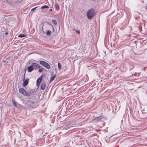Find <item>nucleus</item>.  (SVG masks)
<instances>
[{
    "label": "nucleus",
    "instance_id": "obj_1",
    "mask_svg": "<svg viewBox=\"0 0 147 147\" xmlns=\"http://www.w3.org/2000/svg\"><path fill=\"white\" fill-rule=\"evenodd\" d=\"M95 11L94 9L91 8L88 10L86 15L88 18L91 20L95 14Z\"/></svg>",
    "mask_w": 147,
    "mask_h": 147
},
{
    "label": "nucleus",
    "instance_id": "obj_2",
    "mask_svg": "<svg viewBox=\"0 0 147 147\" xmlns=\"http://www.w3.org/2000/svg\"><path fill=\"white\" fill-rule=\"evenodd\" d=\"M40 63L48 69H49L51 68L50 65L48 63L44 61H40Z\"/></svg>",
    "mask_w": 147,
    "mask_h": 147
},
{
    "label": "nucleus",
    "instance_id": "obj_3",
    "mask_svg": "<svg viewBox=\"0 0 147 147\" xmlns=\"http://www.w3.org/2000/svg\"><path fill=\"white\" fill-rule=\"evenodd\" d=\"M26 72H25L23 76V78L22 79V80L23 81V87H25L28 84L29 79L28 78H26V79L25 80V74Z\"/></svg>",
    "mask_w": 147,
    "mask_h": 147
},
{
    "label": "nucleus",
    "instance_id": "obj_4",
    "mask_svg": "<svg viewBox=\"0 0 147 147\" xmlns=\"http://www.w3.org/2000/svg\"><path fill=\"white\" fill-rule=\"evenodd\" d=\"M19 92L22 94L24 96H26L27 97V96H29V94L26 90L23 88H20L19 89Z\"/></svg>",
    "mask_w": 147,
    "mask_h": 147
},
{
    "label": "nucleus",
    "instance_id": "obj_5",
    "mask_svg": "<svg viewBox=\"0 0 147 147\" xmlns=\"http://www.w3.org/2000/svg\"><path fill=\"white\" fill-rule=\"evenodd\" d=\"M29 94V96H27V98L30 99L32 96V95H34L35 93V90L34 89H31L29 92H27Z\"/></svg>",
    "mask_w": 147,
    "mask_h": 147
},
{
    "label": "nucleus",
    "instance_id": "obj_6",
    "mask_svg": "<svg viewBox=\"0 0 147 147\" xmlns=\"http://www.w3.org/2000/svg\"><path fill=\"white\" fill-rule=\"evenodd\" d=\"M71 121H70L68 122L67 123H66L63 126V127L65 129H67L73 126L71 124Z\"/></svg>",
    "mask_w": 147,
    "mask_h": 147
},
{
    "label": "nucleus",
    "instance_id": "obj_7",
    "mask_svg": "<svg viewBox=\"0 0 147 147\" xmlns=\"http://www.w3.org/2000/svg\"><path fill=\"white\" fill-rule=\"evenodd\" d=\"M103 117L102 115H100L98 117H95L93 120L95 122L99 121Z\"/></svg>",
    "mask_w": 147,
    "mask_h": 147
},
{
    "label": "nucleus",
    "instance_id": "obj_8",
    "mask_svg": "<svg viewBox=\"0 0 147 147\" xmlns=\"http://www.w3.org/2000/svg\"><path fill=\"white\" fill-rule=\"evenodd\" d=\"M42 76H41L40 77L38 78L36 81V85L38 87L40 84V83L42 81Z\"/></svg>",
    "mask_w": 147,
    "mask_h": 147
},
{
    "label": "nucleus",
    "instance_id": "obj_9",
    "mask_svg": "<svg viewBox=\"0 0 147 147\" xmlns=\"http://www.w3.org/2000/svg\"><path fill=\"white\" fill-rule=\"evenodd\" d=\"M27 101L31 106H34L36 105V102L34 100H28Z\"/></svg>",
    "mask_w": 147,
    "mask_h": 147
},
{
    "label": "nucleus",
    "instance_id": "obj_10",
    "mask_svg": "<svg viewBox=\"0 0 147 147\" xmlns=\"http://www.w3.org/2000/svg\"><path fill=\"white\" fill-rule=\"evenodd\" d=\"M34 69V68L32 67V65H31L28 67V72H32Z\"/></svg>",
    "mask_w": 147,
    "mask_h": 147
},
{
    "label": "nucleus",
    "instance_id": "obj_11",
    "mask_svg": "<svg viewBox=\"0 0 147 147\" xmlns=\"http://www.w3.org/2000/svg\"><path fill=\"white\" fill-rule=\"evenodd\" d=\"M46 87V84L45 82H42L40 86L42 90L45 89Z\"/></svg>",
    "mask_w": 147,
    "mask_h": 147
},
{
    "label": "nucleus",
    "instance_id": "obj_12",
    "mask_svg": "<svg viewBox=\"0 0 147 147\" xmlns=\"http://www.w3.org/2000/svg\"><path fill=\"white\" fill-rule=\"evenodd\" d=\"M56 75L55 74L53 75L52 76L51 79L50 80V82H51L56 77Z\"/></svg>",
    "mask_w": 147,
    "mask_h": 147
},
{
    "label": "nucleus",
    "instance_id": "obj_13",
    "mask_svg": "<svg viewBox=\"0 0 147 147\" xmlns=\"http://www.w3.org/2000/svg\"><path fill=\"white\" fill-rule=\"evenodd\" d=\"M31 65L32 66V67H37V66L38 65V64L36 63H33L31 64Z\"/></svg>",
    "mask_w": 147,
    "mask_h": 147
},
{
    "label": "nucleus",
    "instance_id": "obj_14",
    "mask_svg": "<svg viewBox=\"0 0 147 147\" xmlns=\"http://www.w3.org/2000/svg\"><path fill=\"white\" fill-rule=\"evenodd\" d=\"M26 35L23 34H20L18 35V37L19 38H22L23 37H26Z\"/></svg>",
    "mask_w": 147,
    "mask_h": 147
},
{
    "label": "nucleus",
    "instance_id": "obj_15",
    "mask_svg": "<svg viewBox=\"0 0 147 147\" xmlns=\"http://www.w3.org/2000/svg\"><path fill=\"white\" fill-rule=\"evenodd\" d=\"M51 31L50 30H47L46 31V34L47 36H49L51 35Z\"/></svg>",
    "mask_w": 147,
    "mask_h": 147
},
{
    "label": "nucleus",
    "instance_id": "obj_16",
    "mask_svg": "<svg viewBox=\"0 0 147 147\" xmlns=\"http://www.w3.org/2000/svg\"><path fill=\"white\" fill-rule=\"evenodd\" d=\"M52 22L55 25H56L57 24V21L55 20H52Z\"/></svg>",
    "mask_w": 147,
    "mask_h": 147
},
{
    "label": "nucleus",
    "instance_id": "obj_17",
    "mask_svg": "<svg viewBox=\"0 0 147 147\" xmlns=\"http://www.w3.org/2000/svg\"><path fill=\"white\" fill-rule=\"evenodd\" d=\"M58 65L59 69L60 70L61 68V65L59 62H58Z\"/></svg>",
    "mask_w": 147,
    "mask_h": 147
},
{
    "label": "nucleus",
    "instance_id": "obj_18",
    "mask_svg": "<svg viewBox=\"0 0 147 147\" xmlns=\"http://www.w3.org/2000/svg\"><path fill=\"white\" fill-rule=\"evenodd\" d=\"M49 7L47 5H44L43 6H42V7H41V9H44L45 8H48Z\"/></svg>",
    "mask_w": 147,
    "mask_h": 147
},
{
    "label": "nucleus",
    "instance_id": "obj_19",
    "mask_svg": "<svg viewBox=\"0 0 147 147\" xmlns=\"http://www.w3.org/2000/svg\"><path fill=\"white\" fill-rule=\"evenodd\" d=\"M47 23L52 28L53 31H54V28L53 27V26L51 24H50V23L49 22H47Z\"/></svg>",
    "mask_w": 147,
    "mask_h": 147
},
{
    "label": "nucleus",
    "instance_id": "obj_20",
    "mask_svg": "<svg viewBox=\"0 0 147 147\" xmlns=\"http://www.w3.org/2000/svg\"><path fill=\"white\" fill-rule=\"evenodd\" d=\"M41 31L42 32L44 33H45V32L43 31V26L41 28L40 30V32L41 33H42Z\"/></svg>",
    "mask_w": 147,
    "mask_h": 147
},
{
    "label": "nucleus",
    "instance_id": "obj_21",
    "mask_svg": "<svg viewBox=\"0 0 147 147\" xmlns=\"http://www.w3.org/2000/svg\"><path fill=\"white\" fill-rule=\"evenodd\" d=\"M12 102H13V106L15 107H16L17 105L16 103L13 100H12Z\"/></svg>",
    "mask_w": 147,
    "mask_h": 147
},
{
    "label": "nucleus",
    "instance_id": "obj_22",
    "mask_svg": "<svg viewBox=\"0 0 147 147\" xmlns=\"http://www.w3.org/2000/svg\"><path fill=\"white\" fill-rule=\"evenodd\" d=\"M43 68H41L40 69H39L38 70V72L40 73L42 71Z\"/></svg>",
    "mask_w": 147,
    "mask_h": 147
},
{
    "label": "nucleus",
    "instance_id": "obj_23",
    "mask_svg": "<svg viewBox=\"0 0 147 147\" xmlns=\"http://www.w3.org/2000/svg\"><path fill=\"white\" fill-rule=\"evenodd\" d=\"M36 7L34 8H32L31 9V11H34L37 7Z\"/></svg>",
    "mask_w": 147,
    "mask_h": 147
},
{
    "label": "nucleus",
    "instance_id": "obj_24",
    "mask_svg": "<svg viewBox=\"0 0 147 147\" xmlns=\"http://www.w3.org/2000/svg\"><path fill=\"white\" fill-rule=\"evenodd\" d=\"M76 32L77 34H80V31L79 30H76Z\"/></svg>",
    "mask_w": 147,
    "mask_h": 147
},
{
    "label": "nucleus",
    "instance_id": "obj_25",
    "mask_svg": "<svg viewBox=\"0 0 147 147\" xmlns=\"http://www.w3.org/2000/svg\"><path fill=\"white\" fill-rule=\"evenodd\" d=\"M118 54L119 53L117 52L115 53V56H117V57H118L119 56Z\"/></svg>",
    "mask_w": 147,
    "mask_h": 147
},
{
    "label": "nucleus",
    "instance_id": "obj_26",
    "mask_svg": "<svg viewBox=\"0 0 147 147\" xmlns=\"http://www.w3.org/2000/svg\"><path fill=\"white\" fill-rule=\"evenodd\" d=\"M4 2L9 3V1L8 0H4Z\"/></svg>",
    "mask_w": 147,
    "mask_h": 147
},
{
    "label": "nucleus",
    "instance_id": "obj_27",
    "mask_svg": "<svg viewBox=\"0 0 147 147\" xmlns=\"http://www.w3.org/2000/svg\"><path fill=\"white\" fill-rule=\"evenodd\" d=\"M38 68H39V69H40V66L38 64V65L37 66V67Z\"/></svg>",
    "mask_w": 147,
    "mask_h": 147
},
{
    "label": "nucleus",
    "instance_id": "obj_28",
    "mask_svg": "<svg viewBox=\"0 0 147 147\" xmlns=\"http://www.w3.org/2000/svg\"><path fill=\"white\" fill-rule=\"evenodd\" d=\"M146 67H144L143 69L144 71L145 70V69H146Z\"/></svg>",
    "mask_w": 147,
    "mask_h": 147
},
{
    "label": "nucleus",
    "instance_id": "obj_29",
    "mask_svg": "<svg viewBox=\"0 0 147 147\" xmlns=\"http://www.w3.org/2000/svg\"><path fill=\"white\" fill-rule=\"evenodd\" d=\"M5 34L6 35H7L8 34V32H6L5 33Z\"/></svg>",
    "mask_w": 147,
    "mask_h": 147
},
{
    "label": "nucleus",
    "instance_id": "obj_30",
    "mask_svg": "<svg viewBox=\"0 0 147 147\" xmlns=\"http://www.w3.org/2000/svg\"><path fill=\"white\" fill-rule=\"evenodd\" d=\"M53 11V10L52 9H50V10H49V11Z\"/></svg>",
    "mask_w": 147,
    "mask_h": 147
},
{
    "label": "nucleus",
    "instance_id": "obj_31",
    "mask_svg": "<svg viewBox=\"0 0 147 147\" xmlns=\"http://www.w3.org/2000/svg\"><path fill=\"white\" fill-rule=\"evenodd\" d=\"M136 74H137V73H136L135 74H134V76H136Z\"/></svg>",
    "mask_w": 147,
    "mask_h": 147
}]
</instances>
